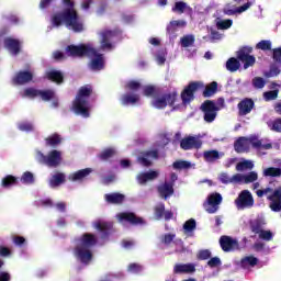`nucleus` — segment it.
Listing matches in <instances>:
<instances>
[{
	"label": "nucleus",
	"mask_w": 281,
	"mask_h": 281,
	"mask_svg": "<svg viewBox=\"0 0 281 281\" xmlns=\"http://www.w3.org/2000/svg\"><path fill=\"white\" fill-rule=\"evenodd\" d=\"M256 49H261L262 52L271 50V41L262 40L256 45Z\"/></svg>",
	"instance_id": "obj_55"
},
{
	"label": "nucleus",
	"mask_w": 281,
	"mask_h": 281,
	"mask_svg": "<svg viewBox=\"0 0 281 281\" xmlns=\"http://www.w3.org/2000/svg\"><path fill=\"white\" fill-rule=\"evenodd\" d=\"M270 131L274 133H281V117L274 119L270 123H268Z\"/></svg>",
	"instance_id": "obj_50"
},
{
	"label": "nucleus",
	"mask_w": 281,
	"mask_h": 281,
	"mask_svg": "<svg viewBox=\"0 0 281 281\" xmlns=\"http://www.w3.org/2000/svg\"><path fill=\"white\" fill-rule=\"evenodd\" d=\"M186 10H190V7L188 5V3L183 2V1H178L172 7V12H178L179 14H183V12H186Z\"/></svg>",
	"instance_id": "obj_44"
},
{
	"label": "nucleus",
	"mask_w": 281,
	"mask_h": 281,
	"mask_svg": "<svg viewBox=\"0 0 281 281\" xmlns=\"http://www.w3.org/2000/svg\"><path fill=\"white\" fill-rule=\"evenodd\" d=\"M203 158L207 164H214L221 159V153H218L216 149L205 150L203 153Z\"/></svg>",
	"instance_id": "obj_33"
},
{
	"label": "nucleus",
	"mask_w": 281,
	"mask_h": 281,
	"mask_svg": "<svg viewBox=\"0 0 281 281\" xmlns=\"http://www.w3.org/2000/svg\"><path fill=\"white\" fill-rule=\"evenodd\" d=\"M251 168H254V162L250 160H244L236 165V170H238V172H243V170H251Z\"/></svg>",
	"instance_id": "obj_49"
},
{
	"label": "nucleus",
	"mask_w": 281,
	"mask_h": 281,
	"mask_svg": "<svg viewBox=\"0 0 281 281\" xmlns=\"http://www.w3.org/2000/svg\"><path fill=\"white\" fill-rule=\"evenodd\" d=\"M95 245H98V237L94 234L85 233L80 238V245H78V247L91 249V247H95Z\"/></svg>",
	"instance_id": "obj_24"
},
{
	"label": "nucleus",
	"mask_w": 281,
	"mask_h": 281,
	"mask_svg": "<svg viewBox=\"0 0 281 281\" xmlns=\"http://www.w3.org/2000/svg\"><path fill=\"white\" fill-rule=\"evenodd\" d=\"M201 111L204 113V122L212 124L216 120V113L218 111V106L212 100H206L201 104Z\"/></svg>",
	"instance_id": "obj_10"
},
{
	"label": "nucleus",
	"mask_w": 281,
	"mask_h": 281,
	"mask_svg": "<svg viewBox=\"0 0 281 281\" xmlns=\"http://www.w3.org/2000/svg\"><path fill=\"white\" fill-rule=\"evenodd\" d=\"M114 155L115 149L106 148L99 155V158L101 159V161H106L108 159H111V157H113Z\"/></svg>",
	"instance_id": "obj_53"
},
{
	"label": "nucleus",
	"mask_w": 281,
	"mask_h": 281,
	"mask_svg": "<svg viewBox=\"0 0 281 281\" xmlns=\"http://www.w3.org/2000/svg\"><path fill=\"white\" fill-rule=\"evenodd\" d=\"M4 47L13 56H19V54H21V42L16 38H12V37L4 38Z\"/></svg>",
	"instance_id": "obj_23"
},
{
	"label": "nucleus",
	"mask_w": 281,
	"mask_h": 281,
	"mask_svg": "<svg viewBox=\"0 0 281 281\" xmlns=\"http://www.w3.org/2000/svg\"><path fill=\"white\" fill-rule=\"evenodd\" d=\"M258 265V258L254 256L245 257L240 260V267L247 269V267H256Z\"/></svg>",
	"instance_id": "obj_40"
},
{
	"label": "nucleus",
	"mask_w": 281,
	"mask_h": 281,
	"mask_svg": "<svg viewBox=\"0 0 281 281\" xmlns=\"http://www.w3.org/2000/svg\"><path fill=\"white\" fill-rule=\"evenodd\" d=\"M265 194H269L268 201H270L269 207L272 212H281V187L277 188L276 190L271 188L263 189Z\"/></svg>",
	"instance_id": "obj_9"
},
{
	"label": "nucleus",
	"mask_w": 281,
	"mask_h": 281,
	"mask_svg": "<svg viewBox=\"0 0 281 281\" xmlns=\"http://www.w3.org/2000/svg\"><path fill=\"white\" fill-rule=\"evenodd\" d=\"M16 183H19V180L12 175H9L2 179V188H11V186H16Z\"/></svg>",
	"instance_id": "obj_43"
},
{
	"label": "nucleus",
	"mask_w": 281,
	"mask_h": 281,
	"mask_svg": "<svg viewBox=\"0 0 281 281\" xmlns=\"http://www.w3.org/2000/svg\"><path fill=\"white\" fill-rule=\"evenodd\" d=\"M226 69L227 71H231L232 74H234V71H238L240 69V61L238 60V57H231L227 61H226Z\"/></svg>",
	"instance_id": "obj_36"
},
{
	"label": "nucleus",
	"mask_w": 281,
	"mask_h": 281,
	"mask_svg": "<svg viewBox=\"0 0 281 281\" xmlns=\"http://www.w3.org/2000/svg\"><path fill=\"white\" fill-rule=\"evenodd\" d=\"M38 89L36 88H26L24 89V92L22 93V98H38Z\"/></svg>",
	"instance_id": "obj_51"
},
{
	"label": "nucleus",
	"mask_w": 281,
	"mask_h": 281,
	"mask_svg": "<svg viewBox=\"0 0 281 281\" xmlns=\"http://www.w3.org/2000/svg\"><path fill=\"white\" fill-rule=\"evenodd\" d=\"M203 146V142L195 136H188L180 140V148L182 150H199Z\"/></svg>",
	"instance_id": "obj_13"
},
{
	"label": "nucleus",
	"mask_w": 281,
	"mask_h": 281,
	"mask_svg": "<svg viewBox=\"0 0 281 281\" xmlns=\"http://www.w3.org/2000/svg\"><path fill=\"white\" fill-rule=\"evenodd\" d=\"M279 93H280V90H278V89L266 91L263 93V99L266 100V102H271V100H277L278 99Z\"/></svg>",
	"instance_id": "obj_54"
},
{
	"label": "nucleus",
	"mask_w": 281,
	"mask_h": 281,
	"mask_svg": "<svg viewBox=\"0 0 281 281\" xmlns=\"http://www.w3.org/2000/svg\"><path fill=\"white\" fill-rule=\"evenodd\" d=\"M252 234H260L262 232V221L255 220L249 222Z\"/></svg>",
	"instance_id": "obj_46"
},
{
	"label": "nucleus",
	"mask_w": 281,
	"mask_h": 281,
	"mask_svg": "<svg viewBox=\"0 0 281 281\" xmlns=\"http://www.w3.org/2000/svg\"><path fill=\"white\" fill-rule=\"evenodd\" d=\"M175 273H194L196 267L194 263H178L173 268Z\"/></svg>",
	"instance_id": "obj_29"
},
{
	"label": "nucleus",
	"mask_w": 281,
	"mask_h": 281,
	"mask_svg": "<svg viewBox=\"0 0 281 281\" xmlns=\"http://www.w3.org/2000/svg\"><path fill=\"white\" fill-rule=\"evenodd\" d=\"M22 183H26L27 186H32L34 183V173L31 171H25L21 177Z\"/></svg>",
	"instance_id": "obj_56"
},
{
	"label": "nucleus",
	"mask_w": 281,
	"mask_h": 281,
	"mask_svg": "<svg viewBox=\"0 0 281 281\" xmlns=\"http://www.w3.org/2000/svg\"><path fill=\"white\" fill-rule=\"evenodd\" d=\"M272 58L274 63H279L281 65V47L272 49Z\"/></svg>",
	"instance_id": "obj_64"
},
{
	"label": "nucleus",
	"mask_w": 281,
	"mask_h": 281,
	"mask_svg": "<svg viewBox=\"0 0 281 281\" xmlns=\"http://www.w3.org/2000/svg\"><path fill=\"white\" fill-rule=\"evenodd\" d=\"M91 172H93V169L91 168L80 169L74 173H70L68 179L69 181H85V179H87Z\"/></svg>",
	"instance_id": "obj_27"
},
{
	"label": "nucleus",
	"mask_w": 281,
	"mask_h": 281,
	"mask_svg": "<svg viewBox=\"0 0 281 281\" xmlns=\"http://www.w3.org/2000/svg\"><path fill=\"white\" fill-rule=\"evenodd\" d=\"M90 58L92 59L88 66L91 71H102L104 69V55L98 53V49L94 48V54H90Z\"/></svg>",
	"instance_id": "obj_18"
},
{
	"label": "nucleus",
	"mask_w": 281,
	"mask_h": 281,
	"mask_svg": "<svg viewBox=\"0 0 281 281\" xmlns=\"http://www.w3.org/2000/svg\"><path fill=\"white\" fill-rule=\"evenodd\" d=\"M196 91H203V98H212L218 91V82L213 81L205 86L203 81H190L180 94L182 104L187 105L193 102Z\"/></svg>",
	"instance_id": "obj_2"
},
{
	"label": "nucleus",
	"mask_w": 281,
	"mask_h": 281,
	"mask_svg": "<svg viewBox=\"0 0 281 281\" xmlns=\"http://www.w3.org/2000/svg\"><path fill=\"white\" fill-rule=\"evenodd\" d=\"M46 146H52L53 148H56V146H59L61 144L63 138H60V135L58 134H53L45 138Z\"/></svg>",
	"instance_id": "obj_39"
},
{
	"label": "nucleus",
	"mask_w": 281,
	"mask_h": 281,
	"mask_svg": "<svg viewBox=\"0 0 281 281\" xmlns=\"http://www.w3.org/2000/svg\"><path fill=\"white\" fill-rule=\"evenodd\" d=\"M65 181H67L65 173L57 172L54 176H52L48 183L52 188H58L59 186H63Z\"/></svg>",
	"instance_id": "obj_34"
},
{
	"label": "nucleus",
	"mask_w": 281,
	"mask_h": 281,
	"mask_svg": "<svg viewBox=\"0 0 281 281\" xmlns=\"http://www.w3.org/2000/svg\"><path fill=\"white\" fill-rule=\"evenodd\" d=\"M34 80V74L30 70H20L12 78V85L15 87H21L23 85H27Z\"/></svg>",
	"instance_id": "obj_14"
},
{
	"label": "nucleus",
	"mask_w": 281,
	"mask_h": 281,
	"mask_svg": "<svg viewBox=\"0 0 281 281\" xmlns=\"http://www.w3.org/2000/svg\"><path fill=\"white\" fill-rule=\"evenodd\" d=\"M139 102V94L137 93H125L121 98V103L123 106H128V104H137Z\"/></svg>",
	"instance_id": "obj_32"
},
{
	"label": "nucleus",
	"mask_w": 281,
	"mask_h": 281,
	"mask_svg": "<svg viewBox=\"0 0 281 281\" xmlns=\"http://www.w3.org/2000/svg\"><path fill=\"white\" fill-rule=\"evenodd\" d=\"M159 177V173L157 171H148V172H142L137 176V181L140 183V186H144L147 181H153Z\"/></svg>",
	"instance_id": "obj_30"
},
{
	"label": "nucleus",
	"mask_w": 281,
	"mask_h": 281,
	"mask_svg": "<svg viewBox=\"0 0 281 281\" xmlns=\"http://www.w3.org/2000/svg\"><path fill=\"white\" fill-rule=\"evenodd\" d=\"M263 177H281V168L269 167L263 170Z\"/></svg>",
	"instance_id": "obj_45"
},
{
	"label": "nucleus",
	"mask_w": 281,
	"mask_h": 281,
	"mask_svg": "<svg viewBox=\"0 0 281 281\" xmlns=\"http://www.w3.org/2000/svg\"><path fill=\"white\" fill-rule=\"evenodd\" d=\"M183 229L184 232H194V229H196V221L194 218L188 220L183 224Z\"/></svg>",
	"instance_id": "obj_59"
},
{
	"label": "nucleus",
	"mask_w": 281,
	"mask_h": 281,
	"mask_svg": "<svg viewBox=\"0 0 281 281\" xmlns=\"http://www.w3.org/2000/svg\"><path fill=\"white\" fill-rule=\"evenodd\" d=\"M280 68L276 65L270 66L269 71L263 74L265 78H276V76H280Z\"/></svg>",
	"instance_id": "obj_52"
},
{
	"label": "nucleus",
	"mask_w": 281,
	"mask_h": 281,
	"mask_svg": "<svg viewBox=\"0 0 281 281\" xmlns=\"http://www.w3.org/2000/svg\"><path fill=\"white\" fill-rule=\"evenodd\" d=\"M178 27H186V21L183 20H175L171 21L168 25H167V34H176Z\"/></svg>",
	"instance_id": "obj_35"
},
{
	"label": "nucleus",
	"mask_w": 281,
	"mask_h": 281,
	"mask_svg": "<svg viewBox=\"0 0 281 281\" xmlns=\"http://www.w3.org/2000/svg\"><path fill=\"white\" fill-rule=\"evenodd\" d=\"M119 34H122V31L115 30H103L99 32V43H100V50L101 52H111L115 48V44L113 40L116 38Z\"/></svg>",
	"instance_id": "obj_5"
},
{
	"label": "nucleus",
	"mask_w": 281,
	"mask_h": 281,
	"mask_svg": "<svg viewBox=\"0 0 281 281\" xmlns=\"http://www.w3.org/2000/svg\"><path fill=\"white\" fill-rule=\"evenodd\" d=\"M125 89L128 91H139L142 83L139 81L131 80L125 85Z\"/></svg>",
	"instance_id": "obj_58"
},
{
	"label": "nucleus",
	"mask_w": 281,
	"mask_h": 281,
	"mask_svg": "<svg viewBox=\"0 0 281 281\" xmlns=\"http://www.w3.org/2000/svg\"><path fill=\"white\" fill-rule=\"evenodd\" d=\"M249 8H251V2H247L241 7H236L228 3L224 7L223 12L226 14V16H234V14H243V12H247Z\"/></svg>",
	"instance_id": "obj_20"
},
{
	"label": "nucleus",
	"mask_w": 281,
	"mask_h": 281,
	"mask_svg": "<svg viewBox=\"0 0 281 281\" xmlns=\"http://www.w3.org/2000/svg\"><path fill=\"white\" fill-rule=\"evenodd\" d=\"M220 246L225 252L236 251V249H240V244H238V239H234L231 236L223 235L220 238Z\"/></svg>",
	"instance_id": "obj_15"
},
{
	"label": "nucleus",
	"mask_w": 281,
	"mask_h": 281,
	"mask_svg": "<svg viewBox=\"0 0 281 281\" xmlns=\"http://www.w3.org/2000/svg\"><path fill=\"white\" fill-rule=\"evenodd\" d=\"M120 223H130L131 225H144V218L138 217L133 212H122L117 214Z\"/></svg>",
	"instance_id": "obj_17"
},
{
	"label": "nucleus",
	"mask_w": 281,
	"mask_h": 281,
	"mask_svg": "<svg viewBox=\"0 0 281 281\" xmlns=\"http://www.w3.org/2000/svg\"><path fill=\"white\" fill-rule=\"evenodd\" d=\"M173 168L175 170H188V168L192 167V164H190V161H186V160H177L173 162Z\"/></svg>",
	"instance_id": "obj_47"
},
{
	"label": "nucleus",
	"mask_w": 281,
	"mask_h": 281,
	"mask_svg": "<svg viewBox=\"0 0 281 281\" xmlns=\"http://www.w3.org/2000/svg\"><path fill=\"white\" fill-rule=\"evenodd\" d=\"M157 93H159V90H157V87H155L153 85L145 86L143 89V94L146 98H155V95H157Z\"/></svg>",
	"instance_id": "obj_41"
},
{
	"label": "nucleus",
	"mask_w": 281,
	"mask_h": 281,
	"mask_svg": "<svg viewBox=\"0 0 281 281\" xmlns=\"http://www.w3.org/2000/svg\"><path fill=\"white\" fill-rule=\"evenodd\" d=\"M164 214H166V204L158 203L154 206V218L156 221H161L164 218Z\"/></svg>",
	"instance_id": "obj_38"
},
{
	"label": "nucleus",
	"mask_w": 281,
	"mask_h": 281,
	"mask_svg": "<svg viewBox=\"0 0 281 281\" xmlns=\"http://www.w3.org/2000/svg\"><path fill=\"white\" fill-rule=\"evenodd\" d=\"M237 210L254 207V195L249 190H243L235 200Z\"/></svg>",
	"instance_id": "obj_11"
},
{
	"label": "nucleus",
	"mask_w": 281,
	"mask_h": 281,
	"mask_svg": "<svg viewBox=\"0 0 281 281\" xmlns=\"http://www.w3.org/2000/svg\"><path fill=\"white\" fill-rule=\"evenodd\" d=\"M46 77L50 82H56V85H63L65 82V76L60 70H50L47 72Z\"/></svg>",
	"instance_id": "obj_31"
},
{
	"label": "nucleus",
	"mask_w": 281,
	"mask_h": 281,
	"mask_svg": "<svg viewBox=\"0 0 281 281\" xmlns=\"http://www.w3.org/2000/svg\"><path fill=\"white\" fill-rule=\"evenodd\" d=\"M249 144L257 150H271L273 148L271 143L262 144V140L258 139V137H250L248 140L247 137L241 136L234 143L235 151L245 153L249 148Z\"/></svg>",
	"instance_id": "obj_4"
},
{
	"label": "nucleus",
	"mask_w": 281,
	"mask_h": 281,
	"mask_svg": "<svg viewBox=\"0 0 281 281\" xmlns=\"http://www.w3.org/2000/svg\"><path fill=\"white\" fill-rule=\"evenodd\" d=\"M75 254L82 265H89V262L93 260V252H91L90 248L77 246L75 248Z\"/></svg>",
	"instance_id": "obj_19"
},
{
	"label": "nucleus",
	"mask_w": 281,
	"mask_h": 281,
	"mask_svg": "<svg viewBox=\"0 0 281 281\" xmlns=\"http://www.w3.org/2000/svg\"><path fill=\"white\" fill-rule=\"evenodd\" d=\"M195 41H196V38L194 37V35L187 34L180 38V45H181V47H184V48L194 47Z\"/></svg>",
	"instance_id": "obj_37"
},
{
	"label": "nucleus",
	"mask_w": 281,
	"mask_h": 281,
	"mask_svg": "<svg viewBox=\"0 0 281 281\" xmlns=\"http://www.w3.org/2000/svg\"><path fill=\"white\" fill-rule=\"evenodd\" d=\"M158 193L161 199L166 200L175 194V188L172 187V183L165 182L164 184L158 187Z\"/></svg>",
	"instance_id": "obj_28"
},
{
	"label": "nucleus",
	"mask_w": 281,
	"mask_h": 281,
	"mask_svg": "<svg viewBox=\"0 0 281 281\" xmlns=\"http://www.w3.org/2000/svg\"><path fill=\"white\" fill-rule=\"evenodd\" d=\"M266 85L267 82L262 79V77H255L252 79V87H255V89H265Z\"/></svg>",
	"instance_id": "obj_60"
},
{
	"label": "nucleus",
	"mask_w": 281,
	"mask_h": 281,
	"mask_svg": "<svg viewBox=\"0 0 281 281\" xmlns=\"http://www.w3.org/2000/svg\"><path fill=\"white\" fill-rule=\"evenodd\" d=\"M212 258V252L207 249L200 250L198 254V260H210Z\"/></svg>",
	"instance_id": "obj_63"
},
{
	"label": "nucleus",
	"mask_w": 281,
	"mask_h": 281,
	"mask_svg": "<svg viewBox=\"0 0 281 281\" xmlns=\"http://www.w3.org/2000/svg\"><path fill=\"white\" fill-rule=\"evenodd\" d=\"M18 128L25 133H32V131H34V124L31 122H22L18 125Z\"/></svg>",
	"instance_id": "obj_57"
},
{
	"label": "nucleus",
	"mask_w": 281,
	"mask_h": 281,
	"mask_svg": "<svg viewBox=\"0 0 281 281\" xmlns=\"http://www.w3.org/2000/svg\"><path fill=\"white\" fill-rule=\"evenodd\" d=\"M179 93L177 91L165 93L162 97L155 98L151 101V106L155 109H166V106H175Z\"/></svg>",
	"instance_id": "obj_7"
},
{
	"label": "nucleus",
	"mask_w": 281,
	"mask_h": 281,
	"mask_svg": "<svg viewBox=\"0 0 281 281\" xmlns=\"http://www.w3.org/2000/svg\"><path fill=\"white\" fill-rule=\"evenodd\" d=\"M61 161H63V156H61L60 151L53 149L47 155L46 166H48V168H58V166H60Z\"/></svg>",
	"instance_id": "obj_22"
},
{
	"label": "nucleus",
	"mask_w": 281,
	"mask_h": 281,
	"mask_svg": "<svg viewBox=\"0 0 281 281\" xmlns=\"http://www.w3.org/2000/svg\"><path fill=\"white\" fill-rule=\"evenodd\" d=\"M104 201L109 203V205H122L124 201H126V195L114 192V193H106L104 195Z\"/></svg>",
	"instance_id": "obj_25"
},
{
	"label": "nucleus",
	"mask_w": 281,
	"mask_h": 281,
	"mask_svg": "<svg viewBox=\"0 0 281 281\" xmlns=\"http://www.w3.org/2000/svg\"><path fill=\"white\" fill-rule=\"evenodd\" d=\"M149 159H159V150L153 149L142 151L140 156L137 157L138 164H140V166H144L145 168H149V166H153V161H150Z\"/></svg>",
	"instance_id": "obj_16"
},
{
	"label": "nucleus",
	"mask_w": 281,
	"mask_h": 281,
	"mask_svg": "<svg viewBox=\"0 0 281 281\" xmlns=\"http://www.w3.org/2000/svg\"><path fill=\"white\" fill-rule=\"evenodd\" d=\"M66 52L68 56L72 58H85V56L91 58V54H95V47H93L91 43L79 45L71 44L66 47Z\"/></svg>",
	"instance_id": "obj_6"
},
{
	"label": "nucleus",
	"mask_w": 281,
	"mask_h": 281,
	"mask_svg": "<svg viewBox=\"0 0 281 281\" xmlns=\"http://www.w3.org/2000/svg\"><path fill=\"white\" fill-rule=\"evenodd\" d=\"M254 181H258V173H256V171H251L244 176V183H254Z\"/></svg>",
	"instance_id": "obj_61"
},
{
	"label": "nucleus",
	"mask_w": 281,
	"mask_h": 281,
	"mask_svg": "<svg viewBox=\"0 0 281 281\" xmlns=\"http://www.w3.org/2000/svg\"><path fill=\"white\" fill-rule=\"evenodd\" d=\"M259 238H260L261 240H267V241L273 240V233H271V231H265V229H262V231L260 232V234H259Z\"/></svg>",
	"instance_id": "obj_62"
},
{
	"label": "nucleus",
	"mask_w": 281,
	"mask_h": 281,
	"mask_svg": "<svg viewBox=\"0 0 281 281\" xmlns=\"http://www.w3.org/2000/svg\"><path fill=\"white\" fill-rule=\"evenodd\" d=\"M251 52L254 48L244 46L236 53L238 61L244 64V69H249L256 65V57L251 55Z\"/></svg>",
	"instance_id": "obj_8"
},
{
	"label": "nucleus",
	"mask_w": 281,
	"mask_h": 281,
	"mask_svg": "<svg viewBox=\"0 0 281 281\" xmlns=\"http://www.w3.org/2000/svg\"><path fill=\"white\" fill-rule=\"evenodd\" d=\"M65 9L59 12H55L50 16V23L54 27H60L66 25L68 30H72L76 34L85 32V22L80 19L78 11H76V3L71 0H63Z\"/></svg>",
	"instance_id": "obj_1"
},
{
	"label": "nucleus",
	"mask_w": 281,
	"mask_h": 281,
	"mask_svg": "<svg viewBox=\"0 0 281 281\" xmlns=\"http://www.w3.org/2000/svg\"><path fill=\"white\" fill-rule=\"evenodd\" d=\"M94 227L98 232H101V238H109V234H111V229H113V222L98 221L94 223Z\"/></svg>",
	"instance_id": "obj_26"
},
{
	"label": "nucleus",
	"mask_w": 281,
	"mask_h": 281,
	"mask_svg": "<svg viewBox=\"0 0 281 281\" xmlns=\"http://www.w3.org/2000/svg\"><path fill=\"white\" fill-rule=\"evenodd\" d=\"M234 25V21L231 19L227 20H220L216 22L217 30H229Z\"/></svg>",
	"instance_id": "obj_48"
},
{
	"label": "nucleus",
	"mask_w": 281,
	"mask_h": 281,
	"mask_svg": "<svg viewBox=\"0 0 281 281\" xmlns=\"http://www.w3.org/2000/svg\"><path fill=\"white\" fill-rule=\"evenodd\" d=\"M54 95H56L54 90H40L38 91V98H41L44 102H49V100H54Z\"/></svg>",
	"instance_id": "obj_42"
},
{
	"label": "nucleus",
	"mask_w": 281,
	"mask_h": 281,
	"mask_svg": "<svg viewBox=\"0 0 281 281\" xmlns=\"http://www.w3.org/2000/svg\"><path fill=\"white\" fill-rule=\"evenodd\" d=\"M93 93V87L87 85L79 88V91L72 102V111L81 117H89V98Z\"/></svg>",
	"instance_id": "obj_3"
},
{
	"label": "nucleus",
	"mask_w": 281,
	"mask_h": 281,
	"mask_svg": "<svg viewBox=\"0 0 281 281\" xmlns=\"http://www.w3.org/2000/svg\"><path fill=\"white\" fill-rule=\"evenodd\" d=\"M223 202V195L221 193H213L207 198V204H204V209L207 214H216L218 212V205Z\"/></svg>",
	"instance_id": "obj_12"
},
{
	"label": "nucleus",
	"mask_w": 281,
	"mask_h": 281,
	"mask_svg": "<svg viewBox=\"0 0 281 281\" xmlns=\"http://www.w3.org/2000/svg\"><path fill=\"white\" fill-rule=\"evenodd\" d=\"M254 106H256V103L254 102V99H243L238 104V113L240 116L249 115L251 111H254Z\"/></svg>",
	"instance_id": "obj_21"
}]
</instances>
